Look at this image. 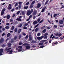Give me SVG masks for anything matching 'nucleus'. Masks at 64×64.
I'll return each mask as SVG.
<instances>
[{
    "mask_svg": "<svg viewBox=\"0 0 64 64\" xmlns=\"http://www.w3.org/2000/svg\"><path fill=\"white\" fill-rule=\"evenodd\" d=\"M5 41V40L3 38H2L0 40V44H2Z\"/></svg>",
    "mask_w": 64,
    "mask_h": 64,
    "instance_id": "obj_5",
    "label": "nucleus"
},
{
    "mask_svg": "<svg viewBox=\"0 0 64 64\" xmlns=\"http://www.w3.org/2000/svg\"><path fill=\"white\" fill-rule=\"evenodd\" d=\"M22 3L21 2H18V4L20 5H21V4H22Z\"/></svg>",
    "mask_w": 64,
    "mask_h": 64,
    "instance_id": "obj_41",
    "label": "nucleus"
},
{
    "mask_svg": "<svg viewBox=\"0 0 64 64\" xmlns=\"http://www.w3.org/2000/svg\"><path fill=\"white\" fill-rule=\"evenodd\" d=\"M21 37H22V36H21L20 35L19 36V40H20V39H21Z\"/></svg>",
    "mask_w": 64,
    "mask_h": 64,
    "instance_id": "obj_42",
    "label": "nucleus"
},
{
    "mask_svg": "<svg viewBox=\"0 0 64 64\" xmlns=\"http://www.w3.org/2000/svg\"><path fill=\"white\" fill-rule=\"evenodd\" d=\"M58 44V42H53L52 43V46H55V45H57Z\"/></svg>",
    "mask_w": 64,
    "mask_h": 64,
    "instance_id": "obj_10",
    "label": "nucleus"
},
{
    "mask_svg": "<svg viewBox=\"0 0 64 64\" xmlns=\"http://www.w3.org/2000/svg\"><path fill=\"white\" fill-rule=\"evenodd\" d=\"M5 34L4 33H3L2 35V36H5Z\"/></svg>",
    "mask_w": 64,
    "mask_h": 64,
    "instance_id": "obj_60",
    "label": "nucleus"
},
{
    "mask_svg": "<svg viewBox=\"0 0 64 64\" xmlns=\"http://www.w3.org/2000/svg\"><path fill=\"white\" fill-rule=\"evenodd\" d=\"M31 42H32V44H36V41H34V40H32L31 41Z\"/></svg>",
    "mask_w": 64,
    "mask_h": 64,
    "instance_id": "obj_14",
    "label": "nucleus"
},
{
    "mask_svg": "<svg viewBox=\"0 0 64 64\" xmlns=\"http://www.w3.org/2000/svg\"><path fill=\"white\" fill-rule=\"evenodd\" d=\"M6 10V9L4 8L3 9L1 13V15L3 16V15L5 14V12H4Z\"/></svg>",
    "mask_w": 64,
    "mask_h": 64,
    "instance_id": "obj_3",
    "label": "nucleus"
},
{
    "mask_svg": "<svg viewBox=\"0 0 64 64\" xmlns=\"http://www.w3.org/2000/svg\"><path fill=\"white\" fill-rule=\"evenodd\" d=\"M46 41L47 40H42L41 41V42H42V43H44V42H46Z\"/></svg>",
    "mask_w": 64,
    "mask_h": 64,
    "instance_id": "obj_22",
    "label": "nucleus"
},
{
    "mask_svg": "<svg viewBox=\"0 0 64 64\" xmlns=\"http://www.w3.org/2000/svg\"><path fill=\"white\" fill-rule=\"evenodd\" d=\"M14 40H13V39H12L11 40V43H14Z\"/></svg>",
    "mask_w": 64,
    "mask_h": 64,
    "instance_id": "obj_33",
    "label": "nucleus"
},
{
    "mask_svg": "<svg viewBox=\"0 0 64 64\" xmlns=\"http://www.w3.org/2000/svg\"><path fill=\"white\" fill-rule=\"evenodd\" d=\"M6 46L5 44H4L2 45V47L3 48H4V47H6Z\"/></svg>",
    "mask_w": 64,
    "mask_h": 64,
    "instance_id": "obj_24",
    "label": "nucleus"
},
{
    "mask_svg": "<svg viewBox=\"0 0 64 64\" xmlns=\"http://www.w3.org/2000/svg\"><path fill=\"white\" fill-rule=\"evenodd\" d=\"M6 29H9L10 28V27L9 26H6Z\"/></svg>",
    "mask_w": 64,
    "mask_h": 64,
    "instance_id": "obj_37",
    "label": "nucleus"
},
{
    "mask_svg": "<svg viewBox=\"0 0 64 64\" xmlns=\"http://www.w3.org/2000/svg\"><path fill=\"white\" fill-rule=\"evenodd\" d=\"M18 52H21V51H22V50L20 49L18 50Z\"/></svg>",
    "mask_w": 64,
    "mask_h": 64,
    "instance_id": "obj_62",
    "label": "nucleus"
},
{
    "mask_svg": "<svg viewBox=\"0 0 64 64\" xmlns=\"http://www.w3.org/2000/svg\"><path fill=\"white\" fill-rule=\"evenodd\" d=\"M18 5V3H17L16 4V5H15V7H16L17 6V5Z\"/></svg>",
    "mask_w": 64,
    "mask_h": 64,
    "instance_id": "obj_57",
    "label": "nucleus"
},
{
    "mask_svg": "<svg viewBox=\"0 0 64 64\" xmlns=\"http://www.w3.org/2000/svg\"><path fill=\"white\" fill-rule=\"evenodd\" d=\"M30 3L29 2H27V3L26 4V6H27V5H28Z\"/></svg>",
    "mask_w": 64,
    "mask_h": 64,
    "instance_id": "obj_46",
    "label": "nucleus"
},
{
    "mask_svg": "<svg viewBox=\"0 0 64 64\" xmlns=\"http://www.w3.org/2000/svg\"><path fill=\"white\" fill-rule=\"evenodd\" d=\"M6 18L7 19H9L10 18V16L9 15L7 16L6 17Z\"/></svg>",
    "mask_w": 64,
    "mask_h": 64,
    "instance_id": "obj_20",
    "label": "nucleus"
},
{
    "mask_svg": "<svg viewBox=\"0 0 64 64\" xmlns=\"http://www.w3.org/2000/svg\"><path fill=\"white\" fill-rule=\"evenodd\" d=\"M39 25V24H37L36 26L34 27V28H37V27H38Z\"/></svg>",
    "mask_w": 64,
    "mask_h": 64,
    "instance_id": "obj_36",
    "label": "nucleus"
},
{
    "mask_svg": "<svg viewBox=\"0 0 64 64\" xmlns=\"http://www.w3.org/2000/svg\"><path fill=\"white\" fill-rule=\"evenodd\" d=\"M44 11H45L44 9V8L42 9L41 11L42 13H43L44 12Z\"/></svg>",
    "mask_w": 64,
    "mask_h": 64,
    "instance_id": "obj_40",
    "label": "nucleus"
},
{
    "mask_svg": "<svg viewBox=\"0 0 64 64\" xmlns=\"http://www.w3.org/2000/svg\"><path fill=\"white\" fill-rule=\"evenodd\" d=\"M28 8L29 7L28 6H27L26 7L25 6L24 8V9H28Z\"/></svg>",
    "mask_w": 64,
    "mask_h": 64,
    "instance_id": "obj_27",
    "label": "nucleus"
},
{
    "mask_svg": "<svg viewBox=\"0 0 64 64\" xmlns=\"http://www.w3.org/2000/svg\"><path fill=\"white\" fill-rule=\"evenodd\" d=\"M38 23L40 22V18L38 19Z\"/></svg>",
    "mask_w": 64,
    "mask_h": 64,
    "instance_id": "obj_39",
    "label": "nucleus"
},
{
    "mask_svg": "<svg viewBox=\"0 0 64 64\" xmlns=\"http://www.w3.org/2000/svg\"><path fill=\"white\" fill-rule=\"evenodd\" d=\"M11 36V34L10 33H8V34L7 35V37H9Z\"/></svg>",
    "mask_w": 64,
    "mask_h": 64,
    "instance_id": "obj_19",
    "label": "nucleus"
},
{
    "mask_svg": "<svg viewBox=\"0 0 64 64\" xmlns=\"http://www.w3.org/2000/svg\"><path fill=\"white\" fill-rule=\"evenodd\" d=\"M43 44L42 43H40L38 44L39 46H41V45H42Z\"/></svg>",
    "mask_w": 64,
    "mask_h": 64,
    "instance_id": "obj_32",
    "label": "nucleus"
},
{
    "mask_svg": "<svg viewBox=\"0 0 64 64\" xmlns=\"http://www.w3.org/2000/svg\"><path fill=\"white\" fill-rule=\"evenodd\" d=\"M41 5L40 4H38L36 7L38 8H39L41 7Z\"/></svg>",
    "mask_w": 64,
    "mask_h": 64,
    "instance_id": "obj_12",
    "label": "nucleus"
},
{
    "mask_svg": "<svg viewBox=\"0 0 64 64\" xmlns=\"http://www.w3.org/2000/svg\"><path fill=\"white\" fill-rule=\"evenodd\" d=\"M40 35H41V34L39 33H38V37H39V36H40Z\"/></svg>",
    "mask_w": 64,
    "mask_h": 64,
    "instance_id": "obj_44",
    "label": "nucleus"
},
{
    "mask_svg": "<svg viewBox=\"0 0 64 64\" xmlns=\"http://www.w3.org/2000/svg\"><path fill=\"white\" fill-rule=\"evenodd\" d=\"M22 35L24 36H26V34H25V33H23Z\"/></svg>",
    "mask_w": 64,
    "mask_h": 64,
    "instance_id": "obj_58",
    "label": "nucleus"
},
{
    "mask_svg": "<svg viewBox=\"0 0 64 64\" xmlns=\"http://www.w3.org/2000/svg\"><path fill=\"white\" fill-rule=\"evenodd\" d=\"M14 28H15V27H14V26H12V28L11 30H14Z\"/></svg>",
    "mask_w": 64,
    "mask_h": 64,
    "instance_id": "obj_31",
    "label": "nucleus"
},
{
    "mask_svg": "<svg viewBox=\"0 0 64 64\" xmlns=\"http://www.w3.org/2000/svg\"><path fill=\"white\" fill-rule=\"evenodd\" d=\"M19 13H20V11H18L17 13V15H19Z\"/></svg>",
    "mask_w": 64,
    "mask_h": 64,
    "instance_id": "obj_47",
    "label": "nucleus"
},
{
    "mask_svg": "<svg viewBox=\"0 0 64 64\" xmlns=\"http://www.w3.org/2000/svg\"><path fill=\"white\" fill-rule=\"evenodd\" d=\"M33 7V6H32V5L31 4V5L30 6V8H32Z\"/></svg>",
    "mask_w": 64,
    "mask_h": 64,
    "instance_id": "obj_52",
    "label": "nucleus"
},
{
    "mask_svg": "<svg viewBox=\"0 0 64 64\" xmlns=\"http://www.w3.org/2000/svg\"><path fill=\"white\" fill-rule=\"evenodd\" d=\"M39 25V24H37L36 26L34 27V28H37V27H38Z\"/></svg>",
    "mask_w": 64,
    "mask_h": 64,
    "instance_id": "obj_35",
    "label": "nucleus"
},
{
    "mask_svg": "<svg viewBox=\"0 0 64 64\" xmlns=\"http://www.w3.org/2000/svg\"><path fill=\"white\" fill-rule=\"evenodd\" d=\"M12 5L11 4H10L8 6V10H11L12 9Z\"/></svg>",
    "mask_w": 64,
    "mask_h": 64,
    "instance_id": "obj_4",
    "label": "nucleus"
},
{
    "mask_svg": "<svg viewBox=\"0 0 64 64\" xmlns=\"http://www.w3.org/2000/svg\"><path fill=\"white\" fill-rule=\"evenodd\" d=\"M14 11V8H13L11 10V11H12V12H13Z\"/></svg>",
    "mask_w": 64,
    "mask_h": 64,
    "instance_id": "obj_63",
    "label": "nucleus"
},
{
    "mask_svg": "<svg viewBox=\"0 0 64 64\" xmlns=\"http://www.w3.org/2000/svg\"><path fill=\"white\" fill-rule=\"evenodd\" d=\"M33 19H36V16H34L33 17Z\"/></svg>",
    "mask_w": 64,
    "mask_h": 64,
    "instance_id": "obj_64",
    "label": "nucleus"
},
{
    "mask_svg": "<svg viewBox=\"0 0 64 64\" xmlns=\"http://www.w3.org/2000/svg\"><path fill=\"white\" fill-rule=\"evenodd\" d=\"M44 46H40V48H44Z\"/></svg>",
    "mask_w": 64,
    "mask_h": 64,
    "instance_id": "obj_55",
    "label": "nucleus"
},
{
    "mask_svg": "<svg viewBox=\"0 0 64 64\" xmlns=\"http://www.w3.org/2000/svg\"><path fill=\"white\" fill-rule=\"evenodd\" d=\"M8 48H10V47H11V43H8Z\"/></svg>",
    "mask_w": 64,
    "mask_h": 64,
    "instance_id": "obj_15",
    "label": "nucleus"
},
{
    "mask_svg": "<svg viewBox=\"0 0 64 64\" xmlns=\"http://www.w3.org/2000/svg\"><path fill=\"white\" fill-rule=\"evenodd\" d=\"M62 36V34H58V37H61Z\"/></svg>",
    "mask_w": 64,
    "mask_h": 64,
    "instance_id": "obj_50",
    "label": "nucleus"
},
{
    "mask_svg": "<svg viewBox=\"0 0 64 64\" xmlns=\"http://www.w3.org/2000/svg\"><path fill=\"white\" fill-rule=\"evenodd\" d=\"M57 16V14H54V17H56Z\"/></svg>",
    "mask_w": 64,
    "mask_h": 64,
    "instance_id": "obj_38",
    "label": "nucleus"
},
{
    "mask_svg": "<svg viewBox=\"0 0 64 64\" xmlns=\"http://www.w3.org/2000/svg\"><path fill=\"white\" fill-rule=\"evenodd\" d=\"M48 22L49 23H50V24H51V23L52 25H53L54 24V23H51L50 21V20H48Z\"/></svg>",
    "mask_w": 64,
    "mask_h": 64,
    "instance_id": "obj_29",
    "label": "nucleus"
},
{
    "mask_svg": "<svg viewBox=\"0 0 64 64\" xmlns=\"http://www.w3.org/2000/svg\"><path fill=\"white\" fill-rule=\"evenodd\" d=\"M37 23H38V22H37L36 21H35L33 23V24L34 25H36Z\"/></svg>",
    "mask_w": 64,
    "mask_h": 64,
    "instance_id": "obj_17",
    "label": "nucleus"
},
{
    "mask_svg": "<svg viewBox=\"0 0 64 64\" xmlns=\"http://www.w3.org/2000/svg\"><path fill=\"white\" fill-rule=\"evenodd\" d=\"M37 12L36 10H34V12L33 14V16H35L37 14Z\"/></svg>",
    "mask_w": 64,
    "mask_h": 64,
    "instance_id": "obj_9",
    "label": "nucleus"
},
{
    "mask_svg": "<svg viewBox=\"0 0 64 64\" xmlns=\"http://www.w3.org/2000/svg\"><path fill=\"white\" fill-rule=\"evenodd\" d=\"M12 52H13L12 50L10 51V53H9V54H13Z\"/></svg>",
    "mask_w": 64,
    "mask_h": 64,
    "instance_id": "obj_18",
    "label": "nucleus"
},
{
    "mask_svg": "<svg viewBox=\"0 0 64 64\" xmlns=\"http://www.w3.org/2000/svg\"><path fill=\"white\" fill-rule=\"evenodd\" d=\"M38 29L39 28H36L35 30V32H37Z\"/></svg>",
    "mask_w": 64,
    "mask_h": 64,
    "instance_id": "obj_34",
    "label": "nucleus"
},
{
    "mask_svg": "<svg viewBox=\"0 0 64 64\" xmlns=\"http://www.w3.org/2000/svg\"><path fill=\"white\" fill-rule=\"evenodd\" d=\"M10 22H13V20L12 19V18L10 20Z\"/></svg>",
    "mask_w": 64,
    "mask_h": 64,
    "instance_id": "obj_59",
    "label": "nucleus"
},
{
    "mask_svg": "<svg viewBox=\"0 0 64 64\" xmlns=\"http://www.w3.org/2000/svg\"><path fill=\"white\" fill-rule=\"evenodd\" d=\"M53 34H52L51 35V36L50 37V39H51V38H52V37H53Z\"/></svg>",
    "mask_w": 64,
    "mask_h": 64,
    "instance_id": "obj_56",
    "label": "nucleus"
},
{
    "mask_svg": "<svg viewBox=\"0 0 64 64\" xmlns=\"http://www.w3.org/2000/svg\"><path fill=\"white\" fill-rule=\"evenodd\" d=\"M14 40H16V39H17V36H14Z\"/></svg>",
    "mask_w": 64,
    "mask_h": 64,
    "instance_id": "obj_30",
    "label": "nucleus"
},
{
    "mask_svg": "<svg viewBox=\"0 0 64 64\" xmlns=\"http://www.w3.org/2000/svg\"><path fill=\"white\" fill-rule=\"evenodd\" d=\"M47 32V30L46 29H45L42 31V33H45Z\"/></svg>",
    "mask_w": 64,
    "mask_h": 64,
    "instance_id": "obj_13",
    "label": "nucleus"
},
{
    "mask_svg": "<svg viewBox=\"0 0 64 64\" xmlns=\"http://www.w3.org/2000/svg\"><path fill=\"white\" fill-rule=\"evenodd\" d=\"M21 31H22L21 29H19L18 32V34H20V33H21Z\"/></svg>",
    "mask_w": 64,
    "mask_h": 64,
    "instance_id": "obj_16",
    "label": "nucleus"
},
{
    "mask_svg": "<svg viewBox=\"0 0 64 64\" xmlns=\"http://www.w3.org/2000/svg\"><path fill=\"white\" fill-rule=\"evenodd\" d=\"M44 39H47V38H48V37H47V36H44Z\"/></svg>",
    "mask_w": 64,
    "mask_h": 64,
    "instance_id": "obj_49",
    "label": "nucleus"
},
{
    "mask_svg": "<svg viewBox=\"0 0 64 64\" xmlns=\"http://www.w3.org/2000/svg\"><path fill=\"white\" fill-rule=\"evenodd\" d=\"M24 29H27V28L26 26H24Z\"/></svg>",
    "mask_w": 64,
    "mask_h": 64,
    "instance_id": "obj_53",
    "label": "nucleus"
},
{
    "mask_svg": "<svg viewBox=\"0 0 64 64\" xmlns=\"http://www.w3.org/2000/svg\"><path fill=\"white\" fill-rule=\"evenodd\" d=\"M25 15V12H22V15Z\"/></svg>",
    "mask_w": 64,
    "mask_h": 64,
    "instance_id": "obj_51",
    "label": "nucleus"
},
{
    "mask_svg": "<svg viewBox=\"0 0 64 64\" xmlns=\"http://www.w3.org/2000/svg\"><path fill=\"white\" fill-rule=\"evenodd\" d=\"M29 41H31V40H32L33 39V38L32 37V36L31 35H29Z\"/></svg>",
    "mask_w": 64,
    "mask_h": 64,
    "instance_id": "obj_8",
    "label": "nucleus"
},
{
    "mask_svg": "<svg viewBox=\"0 0 64 64\" xmlns=\"http://www.w3.org/2000/svg\"><path fill=\"white\" fill-rule=\"evenodd\" d=\"M22 46H27L26 47V49H30V48H31V47L29 46H30L29 44L27 43H26L23 44Z\"/></svg>",
    "mask_w": 64,
    "mask_h": 64,
    "instance_id": "obj_1",
    "label": "nucleus"
},
{
    "mask_svg": "<svg viewBox=\"0 0 64 64\" xmlns=\"http://www.w3.org/2000/svg\"><path fill=\"white\" fill-rule=\"evenodd\" d=\"M43 38H44V36H42L41 37H38L37 38V39L38 40H41V39H43Z\"/></svg>",
    "mask_w": 64,
    "mask_h": 64,
    "instance_id": "obj_7",
    "label": "nucleus"
},
{
    "mask_svg": "<svg viewBox=\"0 0 64 64\" xmlns=\"http://www.w3.org/2000/svg\"><path fill=\"white\" fill-rule=\"evenodd\" d=\"M18 48L20 49H22V46H20L18 47Z\"/></svg>",
    "mask_w": 64,
    "mask_h": 64,
    "instance_id": "obj_28",
    "label": "nucleus"
},
{
    "mask_svg": "<svg viewBox=\"0 0 64 64\" xmlns=\"http://www.w3.org/2000/svg\"><path fill=\"white\" fill-rule=\"evenodd\" d=\"M44 21V20H42L40 21V23H39V24H40L41 23H42V22H43Z\"/></svg>",
    "mask_w": 64,
    "mask_h": 64,
    "instance_id": "obj_48",
    "label": "nucleus"
},
{
    "mask_svg": "<svg viewBox=\"0 0 64 64\" xmlns=\"http://www.w3.org/2000/svg\"><path fill=\"white\" fill-rule=\"evenodd\" d=\"M59 23L60 24H63L64 22L63 20H60L59 21Z\"/></svg>",
    "mask_w": 64,
    "mask_h": 64,
    "instance_id": "obj_11",
    "label": "nucleus"
},
{
    "mask_svg": "<svg viewBox=\"0 0 64 64\" xmlns=\"http://www.w3.org/2000/svg\"><path fill=\"white\" fill-rule=\"evenodd\" d=\"M3 52V50L2 48L0 50V53H1Z\"/></svg>",
    "mask_w": 64,
    "mask_h": 64,
    "instance_id": "obj_21",
    "label": "nucleus"
},
{
    "mask_svg": "<svg viewBox=\"0 0 64 64\" xmlns=\"http://www.w3.org/2000/svg\"><path fill=\"white\" fill-rule=\"evenodd\" d=\"M48 3V0L46 1V3L44 5L45 6L46 5V4H47Z\"/></svg>",
    "mask_w": 64,
    "mask_h": 64,
    "instance_id": "obj_45",
    "label": "nucleus"
},
{
    "mask_svg": "<svg viewBox=\"0 0 64 64\" xmlns=\"http://www.w3.org/2000/svg\"><path fill=\"white\" fill-rule=\"evenodd\" d=\"M14 31L15 32L17 33V32H18V29L17 28H15L14 29Z\"/></svg>",
    "mask_w": 64,
    "mask_h": 64,
    "instance_id": "obj_25",
    "label": "nucleus"
},
{
    "mask_svg": "<svg viewBox=\"0 0 64 64\" xmlns=\"http://www.w3.org/2000/svg\"><path fill=\"white\" fill-rule=\"evenodd\" d=\"M35 2H36V1L34 0V1L31 4V5H34V4H35Z\"/></svg>",
    "mask_w": 64,
    "mask_h": 64,
    "instance_id": "obj_23",
    "label": "nucleus"
},
{
    "mask_svg": "<svg viewBox=\"0 0 64 64\" xmlns=\"http://www.w3.org/2000/svg\"><path fill=\"white\" fill-rule=\"evenodd\" d=\"M54 27L55 28H57V26L56 25L54 26Z\"/></svg>",
    "mask_w": 64,
    "mask_h": 64,
    "instance_id": "obj_54",
    "label": "nucleus"
},
{
    "mask_svg": "<svg viewBox=\"0 0 64 64\" xmlns=\"http://www.w3.org/2000/svg\"><path fill=\"white\" fill-rule=\"evenodd\" d=\"M48 33H46L44 35L45 36H48Z\"/></svg>",
    "mask_w": 64,
    "mask_h": 64,
    "instance_id": "obj_43",
    "label": "nucleus"
},
{
    "mask_svg": "<svg viewBox=\"0 0 64 64\" xmlns=\"http://www.w3.org/2000/svg\"><path fill=\"white\" fill-rule=\"evenodd\" d=\"M28 35H27L26 36L25 38L26 39H28Z\"/></svg>",
    "mask_w": 64,
    "mask_h": 64,
    "instance_id": "obj_61",
    "label": "nucleus"
},
{
    "mask_svg": "<svg viewBox=\"0 0 64 64\" xmlns=\"http://www.w3.org/2000/svg\"><path fill=\"white\" fill-rule=\"evenodd\" d=\"M21 18H22V16H20V17L18 18H17L16 19V20L17 21H19V22H20V21H22V20H21Z\"/></svg>",
    "mask_w": 64,
    "mask_h": 64,
    "instance_id": "obj_6",
    "label": "nucleus"
},
{
    "mask_svg": "<svg viewBox=\"0 0 64 64\" xmlns=\"http://www.w3.org/2000/svg\"><path fill=\"white\" fill-rule=\"evenodd\" d=\"M23 26V24H20L19 25L18 27H21Z\"/></svg>",
    "mask_w": 64,
    "mask_h": 64,
    "instance_id": "obj_26",
    "label": "nucleus"
},
{
    "mask_svg": "<svg viewBox=\"0 0 64 64\" xmlns=\"http://www.w3.org/2000/svg\"><path fill=\"white\" fill-rule=\"evenodd\" d=\"M33 9H32L30 11L29 10H28L27 12V14L28 15V16L30 15L33 12Z\"/></svg>",
    "mask_w": 64,
    "mask_h": 64,
    "instance_id": "obj_2",
    "label": "nucleus"
}]
</instances>
